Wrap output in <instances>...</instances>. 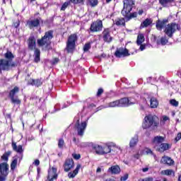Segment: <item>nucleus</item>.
I'll list each match as a JSON object with an SVG mask.
<instances>
[{"instance_id":"nucleus-43","label":"nucleus","mask_w":181,"mask_h":181,"mask_svg":"<svg viewBox=\"0 0 181 181\" xmlns=\"http://www.w3.org/2000/svg\"><path fill=\"white\" fill-rule=\"evenodd\" d=\"M16 165H18V159H14L11 164V170H14V169L16 168Z\"/></svg>"},{"instance_id":"nucleus-64","label":"nucleus","mask_w":181,"mask_h":181,"mask_svg":"<svg viewBox=\"0 0 181 181\" xmlns=\"http://www.w3.org/2000/svg\"><path fill=\"white\" fill-rule=\"evenodd\" d=\"M73 141H74V142H76V137H74Z\"/></svg>"},{"instance_id":"nucleus-3","label":"nucleus","mask_w":181,"mask_h":181,"mask_svg":"<svg viewBox=\"0 0 181 181\" xmlns=\"http://www.w3.org/2000/svg\"><path fill=\"white\" fill-rule=\"evenodd\" d=\"M28 44L29 50H34V62L39 63L40 62V49L36 48V39L33 36L30 37Z\"/></svg>"},{"instance_id":"nucleus-59","label":"nucleus","mask_w":181,"mask_h":181,"mask_svg":"<svg viewBox=\"0 0 181 181\" xmlns=\"http://www.w3.org/2000/svg\"><path fill=\"white\" fill-rule=\"evenodd\" d=\"M148 170H149V168L148 167L144 168L142 169V172H144V173L148 172Z\"/></svg>"},{"instance_id":"nucleus-29","label":"nucleus","mask_w":181,"mask_h":181,"mask_svg":"<svg viewBox=\"0 0 181 181\" xmlns=\"http://www.w3.org/2000/svg\"><path fill=\"white\" fill-rule=\"evenodd\" d=\"M119 102L117 100H115L112 102H110L107 104V106L105 107V108H115V107H119Z\"/></svg>"},{"instance_id":"nucleus-33","label":"nucleus","mask_w":181,"mask_h":181,"mask_svg":"<svg viewBox=\"0 0 181 181\" xmlns=\"http://www.w3.org/2000/svg\"><path fill=\"white\" fill-rule=\"evenodd\" d=\"M112 145V155H115L116 153H118L121 151V148L119 146H115L114 144H111Z\"/></svg>"},{"instance_id":"nucleus-63","label":"nucleus","mask_w":181,"mask_h":181,"mask_svg":"<svg viewBox=\"0 0 181 181\" xmlns=\"http://www.w3.org/2000/svg\"><path fill=\"white\" fill-rule=\"evenodd\" d=\"M37 173L39 174V173H40V168H37Z\"/></svg>"},{"instance_id":"nucleus-9","label":"nucleus","mask_w":181,"mask_h":181,"mask_svg":"<svg viewBox=\"0 0 181 181\" xmlns=\"http://www.w3.org/2000/svg\"><path fill=\"white\" fill-rule=\"evenodd\" d=\"M76 127H77V132L79 136H83L84 135V131L87 128V122H82L80 124V120L78 119L76 123Z\"/></svg>"},{"instance_id":"nucleus-53","label":"nucleus","mask_w":181,"mask_h":181,"mask_svg":"<svg viewBox=\"0 0 181 181\" xmlns=\"http://www.w3.org/2000/svg\"><path fill=\"white\" fill-rule=\"evenodd\" d=\"M144 151L147 155H152L153 153L152 150H151L150 148H146Z\"/></svg>"},{"instance_id":"nucleus-50","label":"nucleus","mask_w":181,"mask_h":181,"mask_svg":"<svg viewBox=\"0 0 181 181\" xmlns=\"http://www.w3.org/2000/svg\"><path fill=\"white\" fill-rule=\"evenodd\" d=\"M72 157L74 158V159H76V160H77L80 159L81 156H80V154L73 153Z\"/></svg>"},{"instance_id":"nucleus-37","label":"nucleus","mask_w":181,"mask_h":181,"mask_svg":"<svg viewBox=\"0 0 181 181\" xmlns=\"http://www.w3.org/2000/svg\"><path fill=\"white\" fill-rule=\"evenodd\" d=\"M31 84L32 86H36L37 87H39L42 86V82L40 79H32Z\"/></svg>"},{"instance_id":"nucleus-58","label":"nucleus","mask_w":181,"mask_h":181,"mask_svg":"<svg viewBox=\"0 0 181 181\" xmlns=\"http://www.w3.org/2000/svg\"><path fill=\"white\" fill-rule=\"evenodd\" d=\"M140 50H141V52L143 51V50H145V45H140Z\"/></svg>"},{"instance_id":"nucleus-21","label":"nucleus","mask_w":181,"mask_h":181,"mask_svg":"<svg viewBox=\"0 0 181 181\" xmlns=\"http://www.w3.org/2000/svg\"><path fill=\"white\" fill-rule=\"evenodd\" d=\"M107 172L112 175H118L121 172V168L118 165H112L108 169Z\"/></svg>"},{"instance_id":"nucleus-36","label":"nucleus","mask_w":181,"mask_h":181,"mask_svg":"<svg viewBox=\"0 0 181 181\" xmlns=\"http://www.w3.org/2000/svg\"><path fill=\"white\" fill-rule=\"evenodd\" d=\"M10 100L12 103V104H14V105H21V100H19V98L18 96H15L13 98H10Z\"/></svg>"},{"instance_id":"nucleus-24","label":"nucleus","mask_w":181,"mask_h":181,"mask_svg":"<svg viewBox=\"0 0 181 181\" xmlns=\"http://www.w3.org/2000/svg\"><path fill=\"white\" fill-rule=\"evenodd\" d=\"M114 24L117 26H125V18H117L114 21Z\"/></svg>"},{"instance_id":"nucleus-30","label":"nucleus","mask_w":181,"mask_h":181,"mask_svg":"<svg viewBox=\"0 0 181 181\" xmlns=\"http://www.w3.org/2000/svg\"><path fill=\"white\" fill-rule=\"evenodd\" d=\"M4 57L6 60H10L12 62L13 59H15V55L11 52V51H7L6 54H4Z\"/></svg>"},{"instance_id":"nucleus-8","label":"nucleus","mask_w":181,"mask_h":181,"mask_svg":"<svg viewBox=\"0 0 181 181\" xmlns=\"http://www.w3.org/2000/svg\"><path fill=\"white\" fill-rule=\"evenodd\" d=\"M9 175V165L6 163H0V181H6Z\"/></svg>"},{"instance_id":"nucleus-41","label":"nucleus","mask_w":181,"mask_h":181,"mask_svg":"<svg viewBox=\"0 0 181 181\" xmlns=\"http://www.w3.org/2000/svg\"><path fill=\"white\" fill-rule=\"evenodd\" d=\"M170 104L173 105V107H179V102L175 99L170 100Z\"/></svg>"},{"instance_id":"nucleus-51","label":"nucleus","mask_w":181,"mask_h":181,"mask_svg":"<svg viewBox=\"0 0 181 181\" xmlns=\"http://www.w3.org/2000/svg\"><path fill=\"white\" fill-rule=\"evenodd\" d=\"M181 139V133H178L177 134V136L175 139V142H177L178 141H180Z\"/></svg>"},{"instance_id":"nucleus-7","label":"nucleus","mask_w":181,"mask_h":181,"mask_svg":"<svg viewBox=\"0 0 181 181\" xmlns=\"http://www.w3.org/2000/svg\"><path fill=\"white\" fill-rule=\"evenodd\" d=\"M13 67H16V64L11 60L0 59V73L1 71H9L12 70Z\"/></svg>"},{"instance_id":"nucleus-52","label":"nucleus","mask_w":181,"mask_h":181,"mask_svg":"<svg viewBox=\"0 0 181 181\" xmlns=\"http://www.w3.org/2000/svg\"><path fill=\"white\" fill-rule=\"evenodd\" d=\"M128 179V174H125L124 176L121 177V181H125Z\"/></svg>"},{"instance_id":"nucleus-46","label":"nucleus","mask_w":181,"mask_h":181,"mask_svg":"<svg viewBox=\"0 0 181 181\" xmlns=\"http://www.w3.org/2000/svg\"><path fill=\"white\" fill-rule=\"evenodd\" d=\"M91 49V44L86 43L83 47V52H88Z\"/></svg>"},{"instance_id":"nucleus-22","label":"nucleus","mask_w":181,"mask_h":181,"mask_svg":"<svg viewBox=\"0 0 181 181\" xmlns=\"http://www.w3.org/2000/svg\"><path fill=\"white\" fill-rule=\"evenodd\" d=\"M167 22L168 20L158 21L156 25V29H158V30H162L163 28L166 26Z\"/></svg>"},{"instance_id":"nucleus-1","label":"nucleus","mask_w":181,"mask_h":181,"mask_svg":"<svg viewBox=\"0 0 181 181\" xmlns=\"http://www.w3.org/2000/svg\"><path fill=\"white\" fill-rule=\"evenodd\" d=\"M123 5L124 6L122 10V15L124 16L126 22H128L131 21V19H134V18H136L138 16V13L136 12L130 13L132 11V8H134V5H135V0H124Z\"/></svg>"},{"instance_id":"nucleus-44","label":"nucleus","mask_w":181,"mask_h":181,"mask_svg":"<svg viewBox=\"0 0 181 181\" xmlns=\"http://www.w3.org/2000/svg\"><path fill=\"white\" fill-rule=\"evenodd\" d=\"M70 5V1H65L61 8V11H66V9L67 8V6H69Z\"/></svg>"},{"instance_id":"nucleus-48","label":"nucleus","mask_w":181,"mask_h":181,"mask_svg":"<svg viewBox=\"0 0 181 181\" xmlns=\"http://www.w3.org/2000/svg\"><path fill=\"white\" fill-rule=\"evenodd\" d=\"M91 6H95L98 4V0H88Z\"/></svg>"},{"instance_id":"nucleus-47","label":"nucleus","mask_w":181,"mask_h":181,"mask_svg":"<svg viewBox=\"0 0 181 181\" xmlns=\"http://www.w3.org/2000/svg\"><path fill=\"white\" fill-rule=\"evenodd\" d=\"M139 181H153V177H145V178H140Z\"/></svg>"},{"instance_id":"nucleus-60","label":"nucleus","mask_w":181,"mask_h":181,"mask_svg":"<svg viewBox=\"0 0 181 181\" xmlns=\"http://www.w3.org/2000/svg\"><path fill=\"white\" fill-rule=\"evenodd\" d=\"M139 156H141L139 155V153H136V154L134 155V158H135L136 159H139Z\"/></svg>"},{"instance_id":"nucleus-5","label":"nucleus","mask_w":181,"mask_h":181,"mask_svg":"<svg viewBox=\"0 0 181 181\" xmlns=\"http://www.w3.org/2000/svg\"><path fill=\"white\" fill-rule=\"evenodd\" d=\"M177 30H181L180 24L176 23H170L165 25L164 29V33L168 36V37H172L174 33H176Z\"/></svg>"},{"instance_id":"nucleus-14","label":"nucleus","mask_w":181,"mask_h":181,"mask_svg":"<svg viewBox=\"0 0 181 181\" xmlns=\"http://www.w3.org/2000/svg\"><path fill=\"white\" fill-rule=\"evenodd\" d=\"M74 168V160H73L72 158L66 160L64 164V172H69V170H71V169H73Z\"/></svg>"},{"instance_id":"nucleus-16","label":"nucleus","mask_w":181,"mask_h":181,"mask_svg":"<svg viewBox=\"0 0 181 181\" xmlns=\"http://www.w3.org/2000/svg\"><path fill=\"white\" fill-rule=\"evenodd\" d=\"M11 146L15 152L21 154L20 160H22V159L23 158V148L22 145L17 146L16 143H15V141H13L11 144Z\"/></svg>"},{"instance_id":"nucleus-42","label":"nucleus","mask_w":181,"mask_h":181,"mask_svg":"<svg viewBox=\"0 0 181 181\" xmlns=\"http://www.w3.org/2000/svg\"><path fill=\"white\" fill-rule=\"evenodd\" d=\"M9 155H11V152H6L2 156H1V159L3 160H5L6 162H8V158H9Z\"/></svg>"},{"instance_id":"nucleus-11","label":"nucleus","mask_w":181,"mask_h":181,"mask_svg":"<svg viewBox=\"0 0 181 181\" xmlns=\"http://www.w3.org/2000/svg\"><path fill=\"white\" fill-rule=\"evenodd\" d=\"M103 30V21L98 20L90 25L91 32H101Z\"/></svg>"},{"instance_id":"nucleus-27","label":"nucleus","mask_w":181,"mask_h":181,"mask_svg":"<svg viewBox=\"0 0 181 181\" xmlns=\"http://www.w3.org/2000/svg\"><path fill=\"white\" fill-rule=\"evenodd\" d=\"M139 139L138 136H134L129 142V148H135V146L138 144Z\"/></svg>"},{"instance_id":"nucleus-4","label":"nucleus","mask_w":181,"mask_h":181,"mask_svg":"<svg viewBox=\"0 0 181 181\" xmlns=\"http://www.w3.org/2000/svg\"><path fill=\"white\" fill-rule=\"evenodd\" d=\"M158 117L152 115H148L144 117V121L142 124L144 129H148L151 127L156 128L159 125V122H158Z\"/></svg>"},{"instance_id":"nucleus-17","label":"nucleus","mask_w":181,"mask_h":181,"mask_svg":"<svg viewBox=\"0 0 181 181\" xmlns=\"http://www.w3.org/2000/svg\"><path fill=\"white\" fill-rule=\"evenodd\" d=\"M154 148H156V151H158V152H165V151H168V149L170 148V145L166 144V143H161L158 146H154Z\"/></svg>"},{"instance_id":"nucleus-56","label":"nucleus","mask_w":181,"mask_h":181,"mask_svg":"<svg viewBox=\"0 0 181 181\" xmlns=\"http://www.w3.org/2000/svg\"><path fill=\"white\" fill-rule=\"evenodd\" d=\"M33 163L35 166H39V165H40V161L39 160H35Z\"/></svg>"},{"instance_id":"nucleus-23","label":"nucleus","mask_w":181,"mask_h":181,"mask_svg":"<svg viewBox=\"0 0 181 181\" xmlns=\"http://www.w3.org/2000/svg\"><path fill=\"white\" fill-rule=\"evenodd\" d=\"M81 168V165L78 164L76 165V169L73 171V173H69L68 177H69V179H73L74 177H76V176L78 173V171L80 170Z\"/></svg>"},{"instance_id":"nucleus-62","label":"nucleus","mask_w":181,"mask_h":181,"mask_svg":"<svg viewBox=\"0 0 181 181\" xmlns=\"http://www.w3.org/2000/svg\"><path fill=\"white\" fill-rule=\"evenodd\" d=\"M97 173H100V172H101V168H98L96 170Z\"/></svg>"},{"instance_id":"nucleus-6","label":"nucleus","mask_w":181,"mask_h":181,"mask_svg":"<svg viewBox=\"0 0 181 181\" xmlns=\"http://www.w3.org/2000/svg\"><path fill=\"white\" fill-rule=\"evenodd\" d=\"M77 41V35L71 34L66 42V50L68 53H73L76 47V42Z\"/></svg>"},{"instance_id":"nucleus-26","label":"nucleus","mask_w":181,"mask_h":181,"mask_svg":"<svg viewBox=\"0 0 181 181\" xmlns=\"http://www.w3.org/2000/svg\"><path fill=\"white\" fill-rule=\"evenodd\" d=\"M18 93H19V88L18 86H15L13 89L10 90V92L8 93V96L10 98H12L13 97H18L16 95V94H18Z\"/></svg>"},{"instance_id":"nucleus-61","label":"nucleus","mask_w":181,"mask_h":181,"mask_svg":"<svg viewBox=\"0 0 181 181\" xmlns=\"http://www.w3.org/2000/svg\"><path fill=\"white\" fill-rule=\"evenodd\" d=\"M139 15H142V13H144V10L140 9L138 12Z\"/></svg>"},{"instance_id":"nucleus-54","label":"nucleus","mask_w":181,"mask_h":181,"mask_svg":"<svg viewBox=\"0 0 181 181\" xmlns=\"http://www.w3.org/2000/svg\"><path fill=\"white\" fill-rule=\"evenodd\" d=\"M104 93V90L103 88H100L98 90L97 95L99 97V95H102Z\"/></svg>"},{"instance_id":"nucleus-39","label":"nucleus","mask_w":181,"mask_h":181,"mask_svg":"<svg viewBox=\"0 0 181 181\" xmlns=\"http://www.w3.org/2000/svg\"><path fill=\"white\" fill-rule=\"evenodd\" d=\"M95 151L98 155H103V146H95Z\"/></svg>"},{"instance_id":"nucleus-38","label":"nucleus","mask_w":181,"mask_h":181,"mask_svg":"<svg viewBox=\"0 0 181 181\" xmlns=\"http://www.w3.org/2000/svg\"><path fill=\"white\" fill-rule=\"evenodd\" d=\"M168 43V39L166 37H162L160 40L157 41V45H162V46H165Z\"/></svg>"},{"instance_id":"nucleus-19","label":"nucleus","mask_w":181,"mask_h":181,"mask_svg":"<svg viewBox=\"0 0 181 181\" xmlns=\"http://www.w3.org/2000/svg\"><path fill=\"white\" fill-rule=\"evenodd\" d=\"M160 163H163V165H168V166H172V165L175 163V161L170 157L163 156L160 160Z\"/></svg>"},{"instance_id":"nucleus-25","label":"nucleus","mask_w":181,"mask_h":181,"mask_svg":"<svg viewBox=\"0 0 181 181\" xmlns=\"http://www.w3.org/2000/svg\"><path fill=\"white\" fill-rule=\"evenodd\" d=\"M112 152V145L111 144H106L103 146V155H105L107 153H111Z\"/></svg>"},{"instance_id":"nucleus-34","label":"nucleus","mask_w":181,"mask_h":181,"mask_svg":"<svg viewBox=\"0 0 181 181\" xmlns=\"http://www.w3.org/2000/svg\"><path fill=\"white\" fill-rule=\"evenodd\" d=\"M161 175H165V176H175V171L173 170H164L161 171Z\"/></svg>"},{"instance_id":"nucleus-57","label":"nucleus","mask_w":181,"mask_h":181,"mask_svg":"<svg viewBox=\"0 0 181 181\" xmlns=\"http://www.w3.org/2000/svg\"><path fill=\"white\" fill-rule=\"evenodd\" d=\"M57 63H59V58H54L52 61V64H57Z\"/></svg>"},{"instance_id":"nucleus-28","label":"nucleus","mask_w":181,"mask_h":181,"mask_svg":"<svg viewBox=\"0 0 181 181\" xmlns=\"http://www.w3.org/2000/svg\"><path fill=\"white\" fill-rule=\"evenodd\" d=\"M152 23V19L151 18H146L145 21H143L140 25L141 29H144V28H148L149 25Z\"/></svg>"},{"instance_id":"nucleus-2","label":"nucleus","mask_w":181,"mask_h":181,"mask_svg":"<svg viewBox=\"0 0 181 181\" xmlns=\"http://www.w3.org/2000/svg\"><path fill=\"white\" fill-rule=\"evenodd\" d=\"M53 39V31H48L41 38L37 40L38 46L42 47L43 50H52V40Z\"/></svg>"},{"instance_id":"nucleus-18","label":"nucleus","mask_w":181,"mask_h":181,"mask_svg":"<svg viewBox=\"0 0 181 181\" xmlns=\"http://www.w3.org/2000/svg\"><path fill=\"white\" fill-rule=\"evenodd\" d=\"M165 141V138L160 136H155L152 141L153 146H158L162 144V142Z\"/></svg>"},{"instance_id":"nucleus-31","label":"nucleus","mask_w":181,"mask_h":181,"mask_svg":"<svg viewBox=\"0 0 181 181\" xmlns=\"http://www.w3.org/2000/svg\"><path fill=\"white\" fill-rule=\"evenodd\" d=\"M144 42H145V36H144V34H139L137 36V40H136V43L138 46L142 45Z\"/></svg>"},{"instance_id":"nucleus-32","label":"nucleus","mask_w":181,"mask_h":181,"mask_svg":"<svg viewBox=\"0 0 181 181\" xmlns=\"http://www.w3.org/2000/svg\"><path fill=\"white\" fill-rule=\"evenodd\" d=\"M150 105L151 108H156L159 103H158V100L155 98H151L150 100Z\"/></svg>"},{"instance_id":"nucleus-13","label":"nucleus","mask_w":181,"mask_h":181,"mask_svg":"<svg viewBox=\"0 0 181 181\" xmlns=\"http://www.w3.org/2000/svg\"><path fill=\"white\" fill-rule=\"evenodd\" d=\"M103 39L106 43H111L112 42V37H111V33H110V29L106 28L103 30Z\"/></svg>"},{"instance_id":"nucleus-40","label":"nucleus","mask_w":181,"mask_h":181,"mask_svg":"<svg viewBox=\"0 0 181 181\" xmlns=\"http://www.w3.org/2000/svg\"><path fill=\"white\" fill-rule=\"evenodd\" d=\"M169 117L164 115L162 117L161 120L160 122V125H165L166 121H169Z\"/></svg>"},{"instance_id":"nucleus-12","label":"nucleus","mask_w":181,"mask_h":181,"mask_svg":"<svg viewBox=\"0 0 181 181\" xmlns=\"http://www.w3.org/2000/svg\"><path fill=\"white\" fill-rule=\"evenodd\" d=\"M57 179V168L52 167L48 170V181H54Z\"/></svg>"},{"instance_id":"nucleus-35","label":"nucleus","mask_w":181,"mask_h":181,"mask_svg":"<svg viewBox=\"0 0 181 181\" xmlns=\"http://www.w3.org/2000/svg\"><path fill=\"white\" fill-rule=\"evenodd\" d=\"M175 0H159V2L163 6H169Z\"/></svg>"},{"instance_id":"nucleus-49","label":"nucleus","mask_w":181,"mask_h":181,"mask_svg":"<svg viewBox=\"0 0 181 181\" xmlns=\"http://www.w3.org/2000/svg\"><path fill=\"white\" fill-rule=\"evenodd\" d=\"M72 4H84V0H70Z\"/></svg>"},{"instance_id":"nucleus-45","label":"nucleus","mask_w":181,"mask_h":181,"mask_svg":"<svg viewBox=\"0 0 181 181\" xmlns=\"http://www.w3.org/2000/svg\"><path fill=\"white\" fill-rule=\"evenodd\" d=\"M58 146L60 149H63V148H64V140H63V139L59 140Z\"/></svg>"},{"instance_id":"nucleus-55","label":"nucleus","mask_w":181,"mask_h":181,"mask_svg":"<svg viewBox=\"0 0 181 181\" xmlns=\"http://www.w3.org/2000/svg\"><path fill=\"white\" fill-rule=\"evenodd\" d=\"M21 22L19 21H17L16 23H13L14 28H18Z\"/></svg>"},{"instance_id":"nucleus-20","label":"nucleus","mask_w":181,"mask_h":181,"mask_svg":"<svg viewBox=\"0 0 181 181\" xmlns=\"http://www.w3.org/2000/svg\"><path fill=\"white\" fill-rule=\"evenodd\" d=\"M39 23H40L39 19L30 20L27 22V26H28L30 29H33V28L39 26Z\"/></svg>"},{"instance_id":"nucleus-10","label":"nucleus","mask_w":181,"mask_h":181,"mask_svg":"<svg viewBox=\"0 0 181 181\" xmlns=\"http://www.w3.org/2000/svg\"><path fill=\"white\" fill-rule=\"evenodd\" d=\"M115 56L118 58L127 57L129 56V52L127 48L119 47L117 48L116 52H115Z\"/></svg>"},{"instance_id":"nucleus-15","label":"nucleus","mask_w":181,"mask_h":181,"mask_svg":"<svg viewBox=\"0 0 181 181\" xmlns=\"http://www.w3.org/2000/svg\"><path fill=\"white\" fill-rule=\"evenodd\" d=\"M117 100L119 103V107H129V105H133V104H135V102H132L128 98H124Z\"/></svg>"}]
</instances>
